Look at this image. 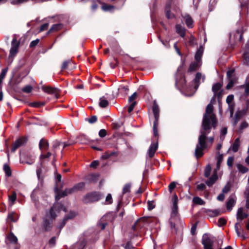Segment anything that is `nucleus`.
Segmentation results:
<instances>
[{"instance_id":"obj_1","label":"nucleus","mask_w":249,"mask_h":249,"mask_svg":"<svg viewBox=\"0 0 249 249\" xmlns=\"http://www.w3.org/2000/svg\"><path fill=\"white\" fill-rule=\"evenodd\" d=\"M213 106L211 104H208L203 116L202 128L195 149V154L197 158L201 157L203 155V151L207 147L211 146L213 142V137H207L212 128H215L217 125L216 116L213 113Z\"/></svg>"},{"instance_id":"obj_2","label":"nucleus","mask_w":249,"mask_h":249,"mask_svg":"<svg viewBox=\"0 0 249 249\" xmlns=\"http://www.w3.org/2000/svg\"><path fill=\"white\" fill-rule=\"evenodd\" d=\"M152 111L154 116L155 120L153 123V133L155 137H159L158 134V126H159V113L160 109L158 105L154 102L152 107Z\"/></svg>"},{"instance_id":"obj_3","label":"nucleus","mask_w":249,"mask_h":249,"mask_svg":"<svg viewBox=\"0 0 249 249\" xmlns=\"http://www.w3.org/2000/svg\"><path fill=\"white\" fill-rule=\"evenodd\" d=\"M85 187V183L81 182L76 184L72 188L66 189L63 192L57 194L55 196L56 200H58L61 197L67 196L72 192L80 191Z\"/></svg>"},{"instance_id":"obj_4","label":"nucleus","mask_w":249,"mask_h":249,"mask_svg":"<svg viewBox=\"0 0 249 249\" xmlns=\"http://www.w3.org/2000/svg\"><path fill=\"white\" fill-rule=\"evenodd\" d=\"M103 196L99 192H92L86 195L83 198V202L85 203L93 202L100 200Z\"/></svg>"},{"instance_id":"obj_5","label":"nucleus","mask_w":249,"mask_h":249,"mask_svg":"<svg viewBox=\"0 0 249 249\" xmlns=\"http://www.w3.org/2000/svg\"><path fill=\"white\" fill-rule=\"evenodd\" d=\"M215 241V238L208 234L203 235L202 243L204 249H213V244Z\"/></svg>"},{"instance_id":"obj_6","label":"nucleus","mask_w":249,"mask_h":249,"mask_svg":"<svg viewBox=\"0 0 249 249\" xmlns=\"http://www.w3.org/2000/svg\"><path fill=\"white\" fill-rule=\"evenodd\" d=\"M223 86V84L221 83H216L213 85L212 87V91L213 92V96L211 100V102L215 98H217L218 100H220L222 96L223 91L221 90V88Z\"/></svg>"},{"instance_id":"obj_7","label":"nucleus","mask_w":249,"mask_h":249,"mask_svg":"<svg viewBox=\"0 0 249 249\" xmlns=\"http://www.w3.org/2000/svg\"><path fill=\"white\" fill-rule=\"evenodd\" d=\"M221 162L217 161L216 168L213 171V175L208 180L206 181V184L209 187L212 186L218 179L217 172L219 170Z\"/></svg>"},{"instance_id":"obj_8","label":"nucleus","mask_w":249,"mask_h":249,"mask_svg":"<svg viewBox=\"0 0 249 249\" xmlns=\"http://www.w3.org/2000/svg\"><path fill=\"white\" fill-rule=\"evenodd\" d=\"M61 210L66 211V208L63 207L61 203H55L50 211V216L52 219H54L56 216V212L59 213Z\"/></svg>"},{"instance_id":"obj_9","label":"nucleus","mask_w":249,"mask_h":249,"mask_svg":"<svg viewBox=\"0 0 249 249\" xmlns=\"http://www.w3.org/2000/svg\"><path fill=\"white\" fill-rule=\"evenodd\" d=\"M27 141L26 137H22L18 139L12 144L11 147V151L15 152L18 148L24 145Z\"/></svg>"},{"instance_id":"obj_10","label":"nucleus","mask_w":249,"mask_h":249,"mask_svg":"<svg viewBox=\"0 0 249 249\" xmlns=\"http://www.w3.org/2000/svg\"><path fill=\"white\" fill-rule=\"evenodd\" d=\"M205 79V77L204 75H202V73L200 72H197L195 78L194 79L192 82V85L195 89L196 90L200 84V80H202V82H204Z\"/></svg>"},{"instance_id":"obj_11","label":"nucleus","mask_w":249,"mask_h":249,"mask_svg":"<svg viewBox=\"0 0 249 249\" xmlns=\"http://www.w3.org/2000/svg\"><path fill=\"white\" fill-rule=\"evenodd\" d=\"M12 47L10 51V56L13 57L18 53L19 46V42L18 41L16 38H13L12 41Z\"/></svg>"},{"instance_id":"obj_12","label":"nucleus","mask_w":249,"mask_h":249,"mask_svg":"<svg viewBox=\"0 0 249 249\" xmlns=\"http://www.w3.org/2000/svg\"><path fill=\"white\" fill-rule=\"evenodd\" d=\"M243 32L239 30H237L235 32L231 34L230 39V40H234L235 41H238L241 42L243 39Z\"/></svg>"},{"instance_id":"obj_13","label":"nucleus","mask_w":249,"mask_h":249,"mask_svg":"<svg viewBox=\"0 0 249 249\" xmlns=\"http://www.w3.org/2000/svg\"><path fill=\"white\" fill-rule=\"evenodd\" d=\"M42 89L46 93L50 94H54L56 98H58V90L57 89L50 86H43Z\"/></svg>"},{"instance_id":"obj_14","label":"nucleus","mask_w":249,"mask_h":249,"mask_svg":"<svg viewBox=\"0 0 249 249\" xmlns=\"http://www.w3.org/2000/svg\"><path fill=\"white\" fill-rule=\"evenodd\" d=\"M173 206L172 208V216H176L178 213V197L177 195L175 194L172 197Z\"/></svg>"},{"instance_id":"obj_15","label":"nucleus","mask_w":249,"mask_h":249,"mask_svg":"<svg viewBox=\"0 0 249 249\" xmlns=\"http://www.w3.org/2000/svg\"><path fill=\"white\" fill-rule=\"evenodd\" d=\"M234 227L238 236L242 238V239H245L246 236L244 230L241 228V224L239 222L235 223Z\"/></svg>"},{"instance_id":"obj_16","label":"nucleus","mask_w":249,"mask_h":249,"mask_svg":"<svg viewBox=\"0 0 249 249\" xmlns=\"http://www.w3.org/2000/svg\"><path fill=\"white\" fill-rule=\"evenodd\" d=\"M158 142H153L151 143L148 150V155L150 158H152L154 157L156 151L158 149Z\"/></svg>"},{"instance_id":"obj_17","label":"nucleus","mask_w":249,"mask_h":249,"mask_svg":"<svg viewBox=\"0 0 249 249\" xmlns=\"http://www.w3.org/2000/svg\"><path fill=\"white\" fill-rule=\"evenodd\" d=\"M243 57L244 63L249 66V41L247 42L245 45Z\"/></svg>"},{"instance_id":"obj_18","label":"nucleus","mask_w":249,"mask_h":249,"mask_svg":"<svg viewBox=\"0 0 249 249\" xmlns=\"http://www.w3.org/2000/svg\"><path fill=\"white\" fill-rule=\"evenodd\" d=\"M246 113L245 110H241L237 111L235 114L234 118L233 125H236L239 120L244 116Z\"/></svg>"},{"instance_id":"obj_19","label":"nucleus","mask_w":249,"mask_h":249,"mask_svg":"<svg viewBox=\"0 0 249 249\" xmlns=\"http://www.w3.org/2000/svg\"><path fill=\"white\" fill-rule=\"evenodd\" d=\"M172 3L170 1L169 3H167L165 7V12L166 17L168 18H175V15L172 13H171V9L172 7Z\"/></svg>"},{"instance_id":"obj_20","label":"nucleus","mask_w":249,"mask_h":249,"mask_svg":"<svg viewBox=\"0 0 249 249\" xmlns=\"http://www.w3.org/2000/svg\"><path fill=\"white\" fill-rule=\"evenodd\" d=\"M244 197L246 201V207L249 209V176L248 178V183L244 192Z\"/></svg>"},{"instance_id":"obj_21","label":"nucleus","mask_w":249,"mask_h":249,"mask_svg":"<svg viewBox=\"0 0 249 249\" xmlns=\"http://www.w3.org/2000/svg\"><path fill=\"white\" fill-rule=\"evenodd\" d=\"M240 146V141L239 138H236L233 144L230 147L229 150H231L233 152H236L238 151L239 148Z\"/></svg>"},{"instance_id":"obj_22","label":"nucleus","mask_w":249,"mask_h":249,"mask_svg":"<svg viewBox=\"0 0 249 249\" xmlns=\"http://www.w3.org/2000/svg\"><path fill=\"white\" fill-rule=\"evenodd\" d=\"M248 214L243 212V208H240L237 213V220H242L243 219L247 217Z\"/></svg>"},{"instance_id":"obj_23","label":"nucleus","mask_w":249,"mask_h":249,"mask_svg":"<svg viewBox=\"0 0 249 249\" xmlns=\"http://www.w3.org/2000/svg\"><path fill=\"white\" fill-rule=\"evenodd\" d=\"M235 204V199L234 196H230L228 201L227 202V209L229 211H231L232 207Z\"/></svg>"},{"instance_id":"obj_24","label":"nucleus","mask_w":249,"mask_h":249,"mask_svg":"<svg viewBox=\"0 0 249 249\" xmlns=\"http://www.w3.org/2000/svg\"><path fill=\"white\" fill-rule=\"evenodd\" d=\"M183 18L187 26L189 28H192L193 27L194 22L191 17L189 15H185Z\"/></svg>"},{"instance_id":"obj_25","label":"nucleus","mask_w":249,"mask_h":249,"mask_svg":"<svg viewBox=\"0 0 249 249\" xmlns=\"http://www.w3.org/2000/svg\"><path fill=\"white\" fill-rule=\"evenodd\" d=\"M176 28L177 33L179 34L181 37H184L185 36L186 29L179 24H177L176 26Z\"/></svg>"},{"instance_id":"obj_26","label":"nucleus","mask_w":249,"mask_h":249,"mask_svg":"<svg viewBox=\"0 0 249 249\" xmlns=\"http://www.w3.org/2000/svg\"><path fill=\"white\" fill-rule=\"evenodd\" d=\"M144 220L142 218L138 220L135 223L134 225L132 227L134 231H137L139 229H141L143 226Z\"/></svg>"},{"instance_id":"obj_27","label":"nucleus","mask_w":249,"mask_h":249,"mask_svg":"<svg viewBox=\"0 0 249 249\" xmlns=\"http://www.w3.org/2000/svg\"><path fill=\"white\" fill-rule=\"evenodd\" d=\"M7 219L11 221L15 222H17L18 219V214L14 212H11L8 213Z\"/></svg>"},{"instance_id":"obj_28","label":"nucleus","mask_w":249,"mask_h":249,"mask_svg":"<svg viewBox=\"0 0 249 249\" xmlns=\"http://www.w3.org/2000/svg\"><path fill=\"white\" fill-rule=\"evenodd\" d=\"M39 146L41 150H46L49 147V143L46 140L42 139L39 142Z\"/></svg>"},{"instance_id":"obj_29","label":"nucleus","mask_w":249,"mask_h":249,"mask_svg":"<svg viewBox=\"0 0 249 249\" xmlns=\"http://www.w3.org/2000/svg\"><path fill=\"white\" fill-rule=\"evenodd\" d=\"M62 27V25L61 24H53L49 31L48 32L47 34H49L50 33L57 32L61 29Z\"/></svg>"},{"instance_id":"obj_30","label":"nucleus","mask_w":249,"mask_h":249,"mask_svg":"<svg viewBox=\"0 0 249 249\" xmlns=\"http://www.w3.org/2000/svg\"><path fill=\"white\" fill-rule=\"evenodd\" d=\"M199 62L196 61L193 63H192L189 67L188 71L193 72L196 71L199 68Z\"/></svg>"},{"instance_id":"obj_31","label":"nucleus","mask_w":249,"mask_h":249,"mask_svg":"<svg viewBox=\"0 0 249 249\" xmlns=\"http://www.w3.org/2000/svg\"><path fill=\"white\" fill-rule=\"evenodd\" d=\"M193 203L194 204L204 205L205 204V202L198 196H195L193 199Z\"/></svg>"},{"instance_id":"obj_32","label":"nucleus","mask_w":249,"mask_h":249,"mask_svg":"<svg viewBox=\"0 0 249 249\" xmlns=\"http://www.w3.org/2000/svg\"><path fill=\"white\" fill-rule=\"evenodd\" d=\"M236 167L238 171L242 174L246 173L248 172L249 169L241 164H237Z\"/></svg>"},{"instance_id":"obj_33","label":"nucleus","mask_w":249,"mask_h":249,"mask_svg":"<svg viewBox=\"0 0 249 249\" xmlns=\"http://www.w3.org/2000/svg\"><path fill=\"white\" fill-rule=\"evenodd\" d=\"M115 7L113 5L108 4L105 3H102V9L105 11H111L114 9Z\"/></svg>"},{"instance_id":"obj_34","label":"nucleus","mask_w":249,"mask_h":249,"mask_svg":"<svg viewBox=\"0 0 249 249\" xmlns=\"http://www.w3.org/2000/svg\"><path fill=\"white\" fill-rule=\"evenodd\" d=\"M248 126H249V124L247 122H246V121L242 122L241 123V124L239 127L237 132L238 133H242L243 130L244 129L247 128L248 127Z\"/></svg>"},{"instance_id":"obj_35","label":"nucleus","mask_w":249,"mask_h":249,"mask_svg":"<svg viewBox=\"0 0 249 249\" xmlns=\"http://www.w3.org/2000/svg\"><path fill=\"white\" fill-rule=\"evenodd\" d=\"M202 53H203V52L200 49H198L197 51V52L196 53V55H195V59H196V61L199 62L200 60H201L202 55Z\"/></svg>"},{"instance_id":"obj_36","label":"nucleus","mask_w":249,"mask_h":249,"mask_svg":"<svg viewBox=\"0 0 249 249\" xmlns=\"http://www.w3.org/2000/svg\"><path fill=\"white\" fill-rule=\"evenodd\" d=\"M108 105V102L107 100L103 98H100L99 106L101 107H106Z\"/></svg>"},{"instance_id":"obj_37","label":"nucleus","mask_w":249,"mask_h":249,"mask_svg":"<svg viewBox=\"0 0 249 249\" xmlns=\"http://www.w3.org/2000/svg\"><path fill=\"white\" fill-rule=\"evenodd\" d=\"M3 170L7 176L10 177L11 176V170L8 165L5 164L3 166Z\"/></svg>"},{"instance_id":"obj_38","label":"nucleus","mask_w":249,"mask_h":249,"mask_svg":"<svg viewBox=\"0 0 249 249\" xmlns=\"http://www.w3.org/2000/svg\"><path fill=\"white\" fill-rule=\"evenodd\" d=\"M116 155V153L115 152H107L102 155V158L103 159H107L111 156Z\"/></svg>"},{"instance_id":"obj_39","label":"nucleus","mask_w":249,"mask_h":249,"mask_svg":"<svg viewBox=\"0 0 249 249\" xmlns=\"http://www.w3.org/2000/svg\"><path fill=\"white\" fill-rule=\"evenodd\" d=\"M211 166L210 164H208L206 166L204 171V176L205 177H209L211 172Z\"/></svg>"},{"instance_id":"obj_40","label":"nucleus","mask_w":249,"mask_h":249,"mask_svg":"<svg viewBox=\"0 0 249 249\" xmlns=\"http://www.w3.org/2000/svg\"><path fill=\"white\" fill-rule=\"evenodd\" d=\"M229 82L226 86V89H229L233 87L234 84L237 80V78H231V79H229Z\"/></svg>"},{"instance_id":"obj_41","label":"nucleus","mask_w":249,"mask_h":249,"mask_svg":"<svg viewBox=\"0 0 249 249\" xmlns=\"http://www.w3.org/2000/svg\"><path fill=\"white\" fill-rule=\"evenodd\" d=\"M131 185L129 183L125 184L123 187V194H125L127 193H129L130 191Z\"/></svg>"},{"instance_id":"obj_42","label":"nucleus","mask_w":249,"mask_h":249,"mask_svg":"<svg viewBox=\"0 0 249 249\" xmlns=\"http://www.w3.org/2000/svg\"><path fill=\"white\" fill-rule=\"evenodd\" d=\"M227 133V129L226 127H224L221 130V133L220 135V139L221 141H223L225 138V136Z\"/></svg>"},{"instance_id":"obj_43","label":"nucleus","mask_w":249,"mask_h":249,"mask_svg":"<svg viewBox=\"0 0 249 249\" xmlns=\"http://www.w3.org/2000/svg\"><path fill=\"white\" fill-rule=\"evenodd\" d=\"M234 70L231 69L227 71V75L229 79L236 78L234 75Z\"/></svg>"},{"instance_id":"obj_44","label":"nucleus","mask_w":249,"mask_h":249,"mask_svg":"<svg viewBox=\"0 0 249 249\" xmlns=\"http://www.w3.org/2000/svg\"><path fill=\"white\" fill-rule=\"evenodd\" d=\"M52 222V221L50 222L47 219L44 220V227L46 231H48L50 229Z\"/></svg>"},{"instance_id":"obj_45","label":"nucleus","mask_w":249,"mask_h":249,"mask_svg":"<svg viewBox=\"0 0 249 249\" xmlns=\"http://www.w3.org/2000/svg\"><path fill=\"white\" fill-rule=\"evenodd\" d=\"M44 104L43 102H33L30 103V106L34 107H38L43 106Z\"/></svg>"},{"instance_id":"obj_46","label":"nucleus","mask_w":249,"mask_h":249,"mask_svg":"<svg viewBox=\"0 0 249 249\" xmlns=\"http://www.w3.org/2000/svg\"><path fill=\"white\" fill-rule=\"evenodd\" d=\"M16 198L17 196L15 193H13L12 195L9 196V201L12 203L11 204H13L14 203L16 200Z\"/></svg>"},{"instance_id":"obj_47","label":"nucleus","mask_w":249,"mask_h":249,"mask_svg":"<svg viewBox=\"0 0 249 249\" xmlns=\"http://www.w3.org/2000/svg\"><path fill=\"white\" fill-rule=\"evenodd\" d=\"M106 204H110L112 203V196L110 194H108L106 198Z\"/></svg>"},{"instance_id":"obj_48","label":"nucleus","mask_w":249,"mask_h":249,"mask_svg":"<svg viewBox=\"0 0 249 249\" xmlns=\"http://www.w3.org/2000/svg\"><path fill=\"white\" fill-rule=\"evenodd\" d=\"M234 161V158L233 157H230L227 160V165L229 167H231L233 165Z\"/></svg>"},{"instance_id":"obj_49","label":"nucleus","mask_w":249,"mask_h":249,"mask_svg":"<svg viewBox=\"0 0 249 249\" xmlns=\"http://www.w3.org/2000/svg\"><path fill=\"white\" fill-rule=\"evenodd\" d=\"M32 89H33V88H32V86H26V87H25L22 89V91L24 92L29 93H30L32 91Z\"/></svg>"},{"instance_id":"obj_50","label":"nucleus","mask_w":249,"mask_h":249,"mask_svg":"<svg viewBox=\"0 0 249 249\" xmlns=\"http://www.w3.org/2000/svg\"><path fill=\"white\" fill-rule=\"evenodd\" d=\"M29 0H12L11 3L13 4H18L26 2Z\"/></svg>"},{"instance_id":"obj_51","label":"nucleus","mask_w":249,"mask_h":249,"mask_svg":"<svg viewBox=\"0 0 249 249\" xmlns=\"http://www.w3.org/2000/svg\"><path fill=\"white\" fill-rule=\"evenodd\" d=\"M137 98V94L136 92H134L129 98V102L132 103L133 102H136L135 100Z\"/></svg>"},{"instance_id":"obj_52","label":"nucleus","mask_w":249,"mask_h":249,"mask_svg":"<svg viewBox=\"0 0 249 249\" xmlns=\"http://www.w3.org/2000/svg\"><path fill=\"white\" fill-rule=\"evenodd\" d=\"M147 205L148 209L149 210L153 209L155 207L154 202L153 201H148L147 202Z\"/></svg>"},{"instance_id":"obj_53","label":"nucleus","mask_w":249,"mask_h":249,"mask_svg":"<svg viewBox=\"0 0 249 249\" xmlns=\"http://www.w3.org/2000/svg\"><path fill=\"white\" fill-rule=\"evenodd\" d=\"M130 105L128 107V112L130 113L134 109V107L136 105V102H133L132 103H130Z\"/></svg>"},{"instance_id":"obj_54","label":"nucleus","mask_w":249,"mask_h":249,"mask_svg":"<svg viewBox=\"0 0 249 249\" xmlns=\"http://www.w3.org/2000/svg\"><path fill=\"white\" fill-rule=\"evenodd\" d=\"M233 100V95H229L226 99V102L228 104V105L233 104L232 103Z\"/></svg>"},{"instance_id":"obj_55","label":"nucleus","mask_w":249,"mask_h":249,"mask_svg":"<svg viewBox=\"0 0 249 249\" xmlns=\"http://www.w3.org/2000/svg\"><path fill=\"white\" fill-rule=\"evenodd\" d=\"M39 42V39H36L35 40L32 41L30 43V47L31 48H34V47H36L38 44Z\"/></svg>"},{"instance_id":"obj_56","label":"nucleus","mask_w":249,"mask_h":249,"mask_svg":"<svg viewBox=\"0 0 249 249\" xmlns=\"http://www.w3.org/2000/svg\"><path fill=\"white\" fill-rule=\"evenodd\" d=\"M218 224L219 226H222L226 224V220L223 218H220L218 221Z\"/></svg>"},{"instance_id":"obj_57","label":"nucleus","mask_w":249,"mask_h":249,"mask_svg":"<svg viewBox=\"0 0 249 249\" xmlns=\"http://www.w3.org/2000/svg\"><path fill=\"white\" fill-rule=\"evenodd\" d=\"M234 105L233 104H229V109L230 111L231 117H232L234 112Z\"/></svg>"},{"instance_id":"obj_58","label":"nucleus","mask_w":249,"mask_h":249,"mask_svg":"<svg viewBox=\"0 0 249 249\" xmlns=\"http://www.w3.org/2000/svg\"><path fill=\"white\" fill-rule=\"evenodd\" d=\"M42 172V167H39L36 170V175L39 179L41 178V174Z\"/></svg>"},{"instance_id":"obj_59","label":"nucleus","mask_w":249,"mask_h":249,"mask_svg":"<svg viewBox=\"0 0 249 249\" xmlns=\"http://www.w3.org/2000/svg\"><path fill=\"white\" fill-rule=\"evenodd\" d=\"M9 238V240L13 243H16L18 241L17 238L13 234H10Z\"/></svg>"},{"instance_id":"obj_60","label":"nucleus","mask_w":249,"mask_h":249,"mask_svg":"<svg viewBox=\"0 0 249 249\" xmlns=\"http://www.w3.org/2000/svg\"><path fill=\"white\" fill-rule=\"evenodd\" d=\"M205 188L206 185L204 183H200V184H198L196 187L197 190L200 191H203L205 190Z\"/></svg>"},{"instance_id":"obj_61","label":"nucleus","mask_w":249,"mask_h":249,"mask_svg":"<svg viewBox=\"0 0 249 249\" xmlns=\"http://www.w3.org/2000/svg\"><path fill=\"white\" fill-rule=\"evenodd\" d=\"M176 183L175 182H171L169 185V191L172 192L173 190L176 187Z\"/></svg>"},{"instance_id":"obj_62","label":"nucleus","mask_w":249,"mask_h":249,"mask_svg":"<svg viewBox=\"0 0 249 249\" xmlns=\"http://www.w3.org/2000/svg\"><path fill=\"white\" fill-rule=\"evenodd\" d=\"M71 63L70 60L65 61L63 62L62 66V69L65 70L68 68L69 64Z\"/></svg>"},{"instance_id":"obj_63","label":"nucleus","mask_w":249,"mask_h":249,"mask_svg":"<svg viewBox=\"0 0 249 249\" xmlns=\"http://www.w3.org/2000/svg\"><path fill=\"white\" fill-rule=\"evenodd\" d=\"M107 135V131L105 129H101L99 132V135L101 137H104Z\"/></svg>"},{"instance_id":"obj_64","label":"nucleus","mask_w":249,"mask_h":249,"mask_svg":"<svg viewBox=\"0 0 249 249\" xmlns=\"http://www.w3.org/2000/svg\"><path fill=\"white\" fill-rule=\"evenodd\" d=\"M245 88V92L248 95L249 94V82L243 86Z\"/></svg>"}]
</instances>
